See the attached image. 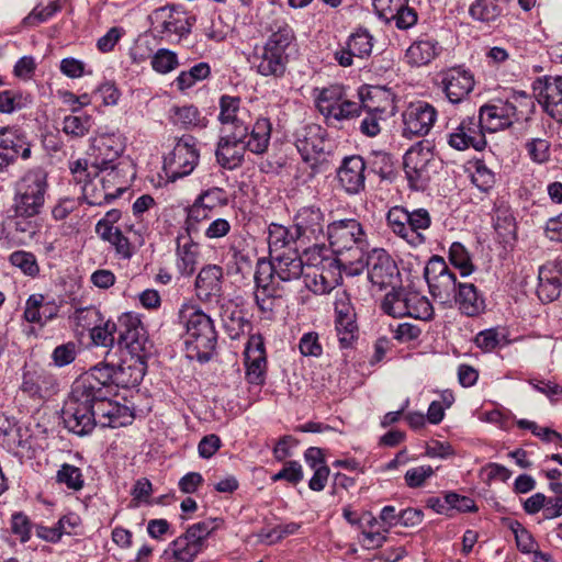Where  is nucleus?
Instances as JSON below:
<instances>
[{
	"mask_svg": "<svg viewBox=\"0 0 562 562\" xmlns=\"http://www.w3.org/2000/svg\"><path fill=\"white\" fill-rule=\"evenodd\" d=\"M223 269L217 265H207L198 273L195 280L196 295L201 301L218 299L223 292Z\"/></svg>",
	"mask_w": 562,
	"mask_h": 562,
	"instance_id": "nucleus-35",
	"label": "nucleus"
},
{
	"mask_svg": "<svg viewBox=\"0 0 562 562\" xmlns=\"http://www.w3.org/2000/svg\"><path fill=\"white\" fill-rule=\"evenodd\" d=\"M46 191V175L42 170L26 172L15 184L13 199L15 217H36L45 204Z\"/></svg>",
	"mask_w": 562,
	"mask_h": 562,
	"instance_id": "nucleus-6",
	"label": "nucleus"
},
{
	"mask_svg": "<svg viewBox=\"0 0 562 562\" xmlns=\"http://www.w3.org/2000/svg\"><path fill=\"white\" fill-rule=\"evenodd\" d=\"M178 323L184 330L187 357L200 362L209 361L217 342V333L211 316L200 305L184 302L178 311Z\"/></svg>",
	"mask_w": 562,
	"mask_h": 562,
	"instance_id": "nucleus-2",
	"label": "nucleus"
},
{
	"mask_svg": "<svg viewBox=\"0 0 562 562\" xmlns=\"http://www.w3.org/2000/svg\"><path fill=\"white\" fill-rule=\"evenodd\" d=\"M126 368L121 367L117 371L110 366L94 367L80 380H77L72 389L76 390L77 396H83V394L90 395L94 400H102L104 396L112 394V384L128 386L138 384L144 375V369L137 368L131 373V379L125 380L122 378ZM127 370H132V366L127 367Z\"/></svg>",
	"mask_w": 562,
	"mask_h": 562,
	"instance_id": "nucleus-4",
	"label": "nucleus"
},
{
	"mask_svg": "<svg viewBox=\"0 0 562 562\" xmlns=\"http://www.w3.org/2000/svg\"><path fill=\"white\" fill-rule=\"evenodd\" d=\"M211 74L207 63H199L187 71H181L175 79V83L180 91L192 88L198 81L206 79Z\"/></svg>",
	"mask_w": 562,
	"mask_h": 562,
	"instance_id": "nucleus-49",
	"label": "nucleus"
},
{
	"mask_svg": "<svg viewBox=\"0 0 562 562\" xmlns=\"http://www.w3.org/2000/svg\"><path fill=\"white\" fill-rule=\"evenodd\" d=\"M117 331L120 347L126 349L143 367L149 342L140 321L132 314H124L119 319Z\"/></svg>",
	"mask_w": 562,
	"mask_h": 562,
	"instance_id": "nucleus-19",
	"label": "nucleus"
},
{
	"mask_svg": "<svg viewBox=\"0 0 562 562\" xmlns=\"http://www.w3.org/2000/svg\"><path fill=\"white\" fill-rule=\"evenodd\" d=\"M335 328L337 333V337L341 348H348L351 346L352 341L356 338L357 325L355 322V316L336 319Z\"/></svg>",
	"mask_w": 562,
	"mask_h": 562,
	"instance_id": "nucleus-62",
	"label": "nucleus"
},
{
	"mask_svg": "<svg viewBox=\"0 0 562 562\" xmlns=\"http://www.w3.org/2000/svg\"><path fill=\"white\" fill-rule=\"evenodd\" d=\"M217 518L195 522L172 540L164 551V562H194L206 548L207 538L220 527Z\"/></svg>",
	"mask_w": 562,
	"mask_h": 562,
	"instance_id": "nucleus-5",
	"label": "nucleus"
},
{
	"mask_svg": "<svg viewBox=\"0 0 562 562\" xmlns=\"http://www.w3.org/2000/svg\"><path fill=\"white\" fill-rule=\"evenodd\" d=\"M217 143L216 160L217 162L229 170L239 167L244 161L246 153L245 139L248 132L238 136V132H225Z\"/></svg>",
	"mask_w": 562,
	"mask_h": 562,
	"instance_id": "nucleus-29",
	"label": "nucleus"
},
{
	"mask_svg": "<svg viewBox=\"0 0 562 562\" xmlns=\"http://www.w3.org/2000/svg\"><path fill=\"white\" fill-rule=\"evenodd\" d=\"M368 279L379 290L400 283V271L392 257L384 249H373L367 257Z\"/></svg>",
	"mask_w": 562,
	"mask_h": 562,
	"instance_id": "nucleus-20",
	"label": "nucleus"
},
{
	"mask_svg": "<svg viewBox=\"0 0 562 562\" xmlns=\"http://www.w3.org/2000/svg\"><path fill=\"white\" fill-rule=\"evenodd\" d=\"M297 240L294 236V229L280 224H271L268 232V245L270 256L282 252L281 249L285 248L290 243Z\"/></svg>",
	"mask_w": 562,
	"mask_h": 562,
	"instance_id": "nucleus-48",
	"label": "nucleus"
},
{
	"mask_svg": "<svg viewBox=\"0 0 562 562\" xmlns=\"http://www.w3.org/2000/svg\"><path fill=\"white\" fill-rule=\"evenodd\" d=\"M177 268L182 276H191L196 268L200 257V246L193 237L179 236L177 238Z\"/></svg>",
	"mask_w": 562,
	"mask_h": 562,
	"instance_id": "nucleus-38",
	"label": "nucleus"
},
{
	"mask_svg": "<svg viewBox=\"0 0 562 562\" xmlns=\"http://www.w3.org/2000/svg\"><path fill=\"white\" fill-rule=\"evenodd\" d=\"M244 355L247 381L255 385H262L267 373V358L261 336L249 337Z\"/></svg>",
	"mask_w": 562,
	"mask_h": 562,
	"instance_id": "nucleus-28",
	"label": "nucleus"
},
{
	"mask_svg": "<svg viewBox=\"0 0 562 562\" xmlns=\"http://www.w3.org/2000/svg\"><path fill=\"white\" fill-rule=\"evenodd\" d=\"M31 156L30 144L24 137L9 128L0 130V171L12 165L19 157Z\"/></svg>",
	"mask_w": 562,
	"mask_h": 562,
	"instance_id": "nucleus-33",
	"label": "nucleus"
},
{
	"mask_svg": "<svg viewBox=\"0 0 562 562\" xmlns=\"http://www.w3.org/2000/svg\"><path fill=\"white\" fill-rule=\"evenodd\" d=\"M436 159L428 145L418 143L412 146L404 155V170L411 186L423 189L430 179Z\"/></svg>",
	"mask_w": 562,
	"mask_h": 562,
	"instance_id": "nucleus-17",
	"label": "nucleus"
},
{
	"mask_svg": "<svg viewBox=\"0 0 562 562\" xmlns=\"http://www.w3.org/2000/svg\"><path fill=\"white\" fill-rule=\"evenodd\" d=\"M215 215L217 214L211 211L210 206L194 200L192 205L187 209L186 233L190 237L199 236Z\"/></svg>",
	"mask_w": 562,
	"mask_h": 562,
	"instance_id": "nucleus-42",
	"label": "nucleus"
},
{
	"mask_svg": "<svg viewBox=\"0 0 562 562\" xmlns=\"http://www.w3.org/2000/svg\"><path fill=\"white\" fill-rule=\"evenodd\" d=\"M449 260L459 269L462 277L470 276L474 270L470 255L461 243H452L449 249Z\"/></svg>",
	"mask_w": 562,
	"mask_h": 562,
	"instance_id": "nucleus-54",
	"label": "nucleus"
},
{
	"mask_svg": "<svg viewBox=\"0 0 562 562\" xmlns=\"http://www.w3.org/2000/svg\"><path fill=\"white\" fill-rule=\"evenodd\" d=\"M459 310L467 316H477L485 310L484 300L472 283H459L456 299Z\"/></svg>",
	"mask_w": 562,
	"mask_h": 562,
	"instance_id": "nucleus-40",
	"label": "nucleus"
},
{
	"mask_svg": "<svg viewBox=\"0 0 562 562\" xmlns=\"http://www.w3.org/2000/svg\"><path fill=\"white\" fill-rule=\"evenodd\" d=\"M306 262L295 249H284L271 255L269 261L261 260L255 274V299L262 312H272L276 301L282 296L281 282H291L304 277Z\"/></svg>",
	"mask_w": 562,
	"mask_h": 562,
	"instance_id": "nucleus-1",
	"label": "nucleus"
},
{
	"mask_svg": "<svg viewBox=\"0 0 562 562\" xmlns=\"http://www.w3.org/2000/svg\"><path fill=\"white\" fill-rule=\"evenodd\" d=\"M60 10L58 1H49L46 5H36L23 20L22 24L27 27L36 26L46 22Z\"/></svg>",
	"mask_w": 562,
	"mask_h": 562,
	"instance_id": "nucleus-58",
	"label": "nucleus"
},
{
	"mask_svg": "<svg viewBox=\"0 0 562 562\" xmlns=\"http://www.w3.org/2000/svg\"><path fill=\"white\" fill-rule=\"evenodd\" d=\"M50 382V376L43 371H27L23 375L21 390L31 397L43 398Z\"/></svg>",
	"mask_w": 562,
	"mask_h": 562,
	"instance_id": "nucleus-44",
	"label": "nucleus"
},
{
	"mask_svg": "<svg viewBox=\"0 0 562 562\" xmlns=\"http://www.w3.org/2000/svg\"><path fill=\"white\" fill-rule=\"evenodd\" d=\"M195 201L199 203L206 204L211 211L217 214V209L226 206L228 203L227 192L218 187H213L202 191Z\"/></svg>",
	"mask_w": 562,
	"mask_h": 562,
	"instance_id": "nucleus-60",
	"label": "nucleus"
},
{
	"mask_svg": "<svg viewBox=\"0 0 562 562\" xmlns=\"http://www.w3.org/2000/svg\"><path fill=\"white\" fill-rule=\"evenodd\" d=\"M115 331L116 325L113 322L102 319V323L90 331V336L97 346L110 347L114 344Z\"/></svg>",
	"mask_w": 562,
	"mask_h": 562,
	"instance_id": "nucleus-63",
	"label": "nucleus"
},
{
	"mask_svg": "<svg viewBox=\"0 0 562 562\" xmlns=\"http://www.w3.org/2000/svg\"><path fill=\"white\" fill-rule=\"evenodd\" d=\"M221 318L226 333L231 338H238L248 327V322L241 308L235 305L232 301L221 304Z\"/></svg>",
	"mask_w": 562,
	"mask_h": 562,
	"instance_id": "nucleus-43",
	"label": "nucleus"
},
{
	"mask_svg": "<svg viewBox=\"0 0 562 562\" xmlns=\"http://www.w3.org/2000/svg\"><path fill=\"white\" fill-rule=\"evenodd\" d=\"M272 125L269 119L258 117L248 135L245 139V148L256 155H262L267 151L270 137H271Z\"/></svg>",
	"mask_w": 562,
	"mask_h": 562,
	"instance_id": "nucleus-41",
	"label": "nucleus"
},
{
	"mask_svg": "<svg viewBox=\"0 0 562 562\" xmlns=\"http://www.w3.org/2000/svg\"><path fill=\"white\" fill-rule=\"evenodd\" d=\"M407 292L403 290H394L386 293L382 301V310L393 316V317H403L406 316L407 305H406Z\"/></svg>",
	"mask_w": 562,
	"mask_h": 562,
	"instance_id": "nucleus-53",
	"label": "nucleus"
},
{
	"mask_svg": "<svg viewBox=\"0 0 562 562\" xmlns=\"http://www.w3.org/2000/svg\"><path fill=\"white\" fill-rule=\"evenodd\" d=\"M532 90L543 110L557 122H562V77L538 78Z\"/></svg>",
	"mask_w": 562,
	"mask_h": 562,
	"instance_id": "nucleus-23",
	"label": "nucleus"
},
{
	"mask_svg": "<svg viewBox=\"0 0 562 562\" xmlns=\"http://www.w3.org/2000/svg\"><path fill=\"white\" fill-rule=\"evenodd\" d=\"M326 238L329 240L333 251L337 255L353 250L361 256L367 246L366 233L361 224L355 218L340 220L328 224Z\"/></svg>",
	"mask_w": 562,
	"mask_h": 562,
	"instance_id": "nucleus-13",
	"label": "nucleus"
},
{
	"mask_svg": "<svg viewBox=\"0 0 562 562\" xmlns=\"http://www.w3.org/2000/svg\"><path fill=\"white\" fill-rule=\"evenodd\" d=\"M74 321L77 327L91 331L102 323V315L97 307L89 306L77 310L74 314Z\"/></svg>",
	"mask_w": 562,
	"mask_h": 562,
	"instance_id": "nucleus-61",
	"label": "nucleus"
},
{
	"mask_svg": "<svg viewBox=\"0 0 562 562\" xmlns=\"http://www.w3.org/2000/svg\"><path fill=\"white\" fill-rule=\"evenodd\" d=\"M295 146L306 162L317 161L330 148L326 132L317 124L301 127L295 134Z\"/></svg>",
	"mask_w": 562,
	"mask_h": 562,
	"instance_id": "nucleus-21",
	"label": "nucleus"
},
{
	"mask_svg": "<svg viewBox=\"0 0 562 562\" xmlns=\"http://www.w3.org/2000/svg\"><path fill=\"white\" fill-rule=\"evenodd\" d=\"M168 119L180 128H204L207 120L201 111L193 104L172 105L168 112Z\"/></svg>",
	"mask_w": 562,
	"mask_h": 562,
	"instance_id": "nucleus-39",
	"label": "nucleus"
},
{
	"mask_svg": "<svg viewBox=\"0 0 562 562\" xmlns=\"http://www.w3.org/2000/svg\"><path fill=\"white\" fill-rule=\"evenodd\" d=\"M151 68L161 75L173 71L179 66L178 56L175 52L167 48H159L150 57Z\"/></svg>",
	"mask_w": 562,
	"mask_h": 562,
	"instance_id": "nucleus-55",
	"label": "nucleus"
},
{
	"mask_svg": "<svg viewBox=\"0 0 562 562\" xmlns=\"http://www.w3.org/2000/svg\"><path fill=\"white\" fill-rule=\"evenodd\" d=\"M91 126L92 117L90 115H67L63 120L61 131L72 138H81L89 133Z\"/></svg>",
	"mask_w": 562,
	"mask_h": 562,
	"instance_id": "nucleus-51",
	"label": "nucleus"
},
{
	"mask_svg": "<svg viewBox=\"0 0 562 562\" xmlns=\"http://www.w3.org/2000/svg\"><path fill=\"white\" fill-rule=\"evenodd\" d=\"M537 294L542 302L559 297L562 288V262L550 261L539 269Z\"/></svg>",
	"mask_w": 562,
	"mask_h": 562,
	"instance_id": "nucleus-34",
	"label": "nucleus"
},
{
	"mask_svg": "<svg viewBox=\"0 0 562 562\" xmlns=\"http://www.w3.org/2000/svg\"><path fill=\"white\" fill-rule=\"evenodd\" d=\"M327 226L325 214L319 207L304 206L296 212L293 217L294 236L302 244H312L304 251L305 257L318 254L319 248L325 246Z\"/></svg>",
	"mask_w": 562,
	"mask_h": 562,
	"instance_id": "nucleus-10",
	"label": "nucleus"
},
{
	"mask_svg": "<svg viewBox=\"0 0 562 562\" xmlns=\"http://www.w3.org/2000/svg\"><path fill=\"white\" fill-rule=\"evenodd\" d=\"M448 144L457 150H465L468 148L482 150L486 145V140L477 120L473 116H468L461 120L448 134Z\"/></svg>",
	"mask_w": 562,
	"mask_h": 562,
	"instance_id": "nucleus-24",
	"label": "nucleus"
},
{
	"mask_svg": "<svg viewBox=\"0 0 562 562\" xmlns=\"http://www.w3.org/2000/svg\"><path fill=\"white\" fill-rule=\"evenodd\" d=\"M406 301V316L423 321L431 318L434 308L426 296L417 292H407Z\"/></svg>",
	"mask_w": 562,
	"mask_h": 562,
	"instance_id": "nucleus-50",
	"label": "nucleus"
},
{
	"mask_svg": "<svg viewBox=\"0 0 562 562\" xmlns=\"http://www.w3.org/2000/svg\"><path fill=\"white\" fill-rule=\"evenodd\" d=\"M372 36L367 31H357L351 34L347 40V45L350 47L351 54L356 58L363 59L370 56L373 47Z\"/></svg>",
	"mask_w": 562,
	"mask_h": 562,
	"instance_id": "nucleus-57",
	"label": "nucleus"
},
{
	"mask_svg": "<svg viewBox=\"0 0 562 562\" xmlns=\"http://www.w3.org/2000/svg\"><path fill=\"white\" fill-rule=\"evenodd\" d=\"M361 108L367 112L385 115L394 109V95L381 86L362 87L359 91Z\"/></svg>",
	"mask_w": 562,
	"mask_h": 562,
	"instance_id": "nucleus-36",
	"label": "nucleus"
},
{
	"mask_svg": "<svg viewBox=\"0 0 562 562\" xmlns=\"http://www.w3.org/2000/svg\"><path fill=\"white\" fill-rule=\"evenodd\" d=\"M372 5L381 20L394 21L400 30L411 29L417 23L418 15L408 7V0H372Z\"/></svg>",
	"mask_w": 562,
	"mask_h": 562,
	"instance_id": "nucleus-25",
	"label": "nucleus"
},
{
	"mask_svg": "<svg viewBox=\"0 0 562 562\" xmlns=\"http://www.w3.org/2000/svg\"><path fill=\"white\" fill-rule=\"evenodd\" d=\"M439 42L430 36H422L414 41L405 52V61L412 67L429 65L441 53Z\"/></svg>",
	"mask_w": 562,
	"mask_h": 562,
	"instance_id": "nucleus-37",
	"label": "nucleus"
},
{
	"mask_svg": "<svg viewBox=\"0 0 562 562\" xmlns=\"http://www.w3.org/2000/svg\"><path fill=\"white\" fill-rule=\"evenodd\" d=\"M93 397L83 394L77 396L76 390L71 394L63 409V419L69 431L85 436L90 434L97 425Z\"/></svg>",
	"mask_w": 562,
	"mask_h": 562,
	"instance_id": "nucleus-14",
	"label": "nucleus"
},
{
	"mask_svg": "<svg viewBox=\"0 0 562 562\" xmlns=\"http://www.w3.org/2000/svg\"><path fill=\"white\" fill-rule=\"evenodd\" d=\"M391 231L403 238L411 246H419L425 243L424 232L431 224V217L427 210L416 209L408 212L402 206L392 207L386 215Z\"/></svg>",
	"mask_w": 562,
	"mask_h": 562,
	"instance_id": "nucleus-9",
	"label": "nucleus"
},
{
	"mask_svg": "<svg viewBox=\"0 0 562 562\" xmlns=\"http://www.w3.org/2000/svg\"><path fill=\"white\" fill-rule=\"evenodd\" d=\"M10 263L20 269L25 276L36 277L40 272V267L34 254L24 250L13 251L9 257Z\"/></svg>",
	"mask_w": 562,
	"mask_h": 562,
	"instance_id": "nucleus-56",
	"label": "nucleus"
},
{
	"mask_svg": "<svg viewBox=\"0 0 562 562\" xmlns=\"http://www.w3.org/2000/svg\"><path fill=\"white\" fill-rule=\"evenodd\" d=\"M59 308L55 299L42 293H34L25 301L23 318L27 323L45 326L57 317Z\"/></svg>",
	"mask_w": 562,
	"mask_h": 562,
	"instance_id": "nucleus-30",
	"label": "nucleus"
},
{
	"mask_svg": "<svg viewBox=\"0 0 562 562\" xmlns=\"http://www.w3.org/2000/svg\"><path fill=\"white\" fill-rule=\"evenodd\" d=\"M502 13L497 0H475L469 7L470 16L479 22H494Z\"/></svg>",
	"mask_w": 562,
	"mask_h": 562,
	"instance_id": "nucleus-46",
	"label": "nucleus"
},
{
	"mask_svg": "<svg viewBox=\"0 0 562 562\" xmlns=\"http://www.w3.org/2000/svg\"><path fill=\"white\" fill-rule=\"evenodd\" d=\"M438 87L450 103L459 104L474 90L475 77L463 66L449 67L438 74Z\"/></svg>",
	"mask_w": 562,
	"mask_h": 562,
	"instance_id": "nucleus-16",
	"label": "nucleus"
},
{
	"mask_svg": "<svg viewBox=\"0 0 562 562\" xmlns=\"http://www.w3.org/2000/svg\"><path fill=\"white\" fill-rule=\"evenodd\" d=\"M425 278L435 300L442 305H450L453 302L458 288L457 279L442 258L432 257L428 261Z\"/></svg>",
	"mask_w": 562,
	"mask_h": 562,
	"instance_id": "nucleus-15",
	"label": "nucleus"
},
{
	"mask_svg": "<svg viewBox=\"0 0 562 562\" xmlns=\"http://www.w3.org/2000/svg\"><path fill=\"white\" fill-rule=\"evenodd\" d=\"M69 170L72 181L80 187L82 198L89 205L100 206L117 198L119 189L99 182L100 172H91L87 159L69 161Z\"/></svg>",
	"mask_w": 562,
	"mask_h": 562,
	"instance_id": "nucleus-11",
	"label": "nucleus"
},
{
	"mask_svg": "<svg viewBox=\"0 0 562 562\" xmlns=\"http://www.w3.org/2000/svg\"><path fill=\"white\" fill-rule=\"evenodd\" d=\"M516 116V106L503 100H496L480 109L479 124L491 133L509 127Z\"/></svg>",
	"mask_w": 562,
	"mask_h": 562,
	"instance_id": "nucleus-26",
	"label": "nucleus"
},
{
	"mask_svg": "<svg viewBox=\"0 0 562 562\" xmlns=\"http://www.w3.org/2000/svg\"><path fill=\"white\" fill-rule=\"evenodd\" d=\"M126 148V138L120 132H97L90 138L87 151L89 169L100 172L113 166H121V157Z\"/></svg>",
	"mask_w": 562,
	"mask_h": 562,
	"instance_id": "nucleus-8",
	"label": "nucleus"
},
{
	"mask_svg": "<svg viewBox=\"0 0 562 562\" xmlns=\"http://www.w3.org/2000/svg\"><path fill=\"white\" fill-rule=\"evenodd\" d=\"M346 95V91L342 86L334 85L327 88H323L317 91L316 105L319 112L324 116H328L333 113L334 108L339 105L340 101Z\"/></svg>",
	"mask_w": 562,
	"mask_h": 562,
	"instance_id": "nucleus-45",
	"label": "nucleus"
},
{
	"mask_svg": "<svg viewBox=\"0 0 562 562\" xmlns=\"http://www.w3.org/2000/svg\"><path fill=\"white\" fill-rule=\"evenodd\" d=\"M270 33L262 45H256L249 58L251 67L263 77L281 78L286 69V49L294 40V32L283 19L265 25Z\"/></svg>",
	"mask_w": 562,
	"mask_h": 562,
	"instance_id": "nucleus-3",
	"label": "nucleus"
},
{
	"mask_svg": "<svg viewBox=\"0 0 562 562\" xmlns=\"http://www.w3.org/2000/svg\"><path fill=\"white\" fill-rule=\"evenodd\" d=\"M97 425L101 427L117 428L131 424L133 414L130 408L113 402L109 396L102 400H93Z\"/></svg>",
	"mask_w": 562,
	"mask_h": 562,
	"instance_id": "nucleus-31",
	"label": "nucleus"
},
{
	"mask_svg": "<svg viewBox=\"0 0 562 562\" xmlns=\"http://www.w3.org/2000/svg\"><path fill=\"white\" fill-rule=\"evenodd\" d=\"M326 246L319 248V252L306 257V268L304 273L305 286L315 294H325L335 289L340 281L339 265H346L347 261L338 258H331L328 255Z\"/></svg>",
	"mask_w": 562,
	"mask_h": 562,
	"instance_id": "nucleus-7",
	"label": "nucleus"
},
{
	"mask_svg": "<svg viewBox=\"0 0 562 562\" xmlns=\"http://www.w3.org/2000/svg\"><path fill=\"white\" fill-rule=\"evenodd\" d=\"M404 135L425 136L437 121L436 108L425 101L412 102L403 112Z\"/></svg>",
	"mask_w": 562,
	"mask_h": 562,
	"instance_id": "nucleus-22",
	"label": "nucleus"
},
{
	"mask_svg": "<svg viewBox=\"0 0 562 562\" xmlns=\"http://www.w3.org/2000/svg\"><path fill=\"white\" fill-rule=\"evenodd\" d=\"M366 162L361 156L346 157L338 169V181L349 194H357L364 189Z\"/></svg>",
	"mask_w": 562,
	"mask_h": 562,
	"instance_id": "nucleus-32",
	"label": "nucleus"
},
{
	"mask_svg": "<svg viewBox=\"0 0 562 562\" xmlns=\"http://www.w3.org/2000/svg\"><path fill=\"white\" fill-rule=\"evenodd\" d=\"M56 482L74 492L80 491L85 485L81 470L69 463L60 465L56 473Z\"/></svg>",
	"mask_w": 562,
	"mask_h": 562,
	"instance_id": "nucleus-52",
	"label": "nucleus"
},
{
	"mask_svg": "<svg viewBox=\"0 0 562 562\" xmlns=\"http://www.w3.org/2000/svg\"><path fill=\"white\" fill-rule=\"evenodd\" d=\"M218 121L225 132H238V136L248 132V110L241 106L239 97L223 94L218 100Z\"/></svg>",
	"mask_w": 562,
	"mask_h": 562,
	"instance_id": "nucleus-27",
	"label": "nucleus"
},
{
	"mask_svg": "<svg viewBox=\"0 0 562 562\" xmlns=\"http://www.w3.org/2000/svg\"><path fill=\"white\" fill-rule=\"evenodd\" d=\"M435 474L431 465L411 468L404 475L405 483L411 488L422 487Z\"/></svg>",
	"mask_w": 562,
	"mask_h": 562,
	"instance_id": "nucleus-64",
	"label": "nucleus"
},
{
	"mask_svg": "<svg viewBox=\"0 0 562 562\" xmlns=\"http://www.w3.org/2000/svg\"><path fill=\"white\" fill-rule=\"evenodd\" d=\"M199 150L192 137L180 138L172 151L165 158L164 170L168 179L176 181L189 176L198 165Z\"/></svg>",
	"mask_w": 562,
	"mask_h": 562,
	"instance_id": "nucleus-18",
	"label": "nucleus"
},
{
	"mask_svg": "<svg viewBox=\"0 0 562 562\" xmlns=\"http://www.w3.org/2000/svg\"><path fill=\"white\" fill-rule=\"evenodd\" d=\"M124 165L113 166L106 170H100L99 182L104 187L119 189L117 198L127 189L128 181L123 176Z\"/></svg>",
	"mask_w": 562,
	"mask_h": 562,
	"instance_id": "nucleus-59",
	"label": "nucleus"
},
{
	"mask_svg": "<svg viewBox=\"0 0 562 562\" xmlns=\"http://www.w3.org/2000/svg\"><path fill=\"white\" fill-rule=\"evenodd\" d=\"M150 19L154 30L170 43L180 42L188 36L195 22L193 15L177 7L158 8Z\"/></svg>",
	"mask_w": 562,
	"mask_h": 562,
	"instance_id": "nucleus-12",
	"label": "nucleus"
},
{
	"mask_svg": "<svg viewBox=\"0 0 562 562\" xmlns=\"http://www.w3.org/2000/svg\"><path fill=\"white\" fill-rule=\"evenodd\" d=\"M103 241L109 243L120 259H130L134 255V247L130 238L120 228L103 232L98 235Z\"/></svg>",
	"mask_w": 562,
	"mask_h": 562,
	"instance_id": "nucleus-47",
	"label": "nucleus"
}]
</instances>
